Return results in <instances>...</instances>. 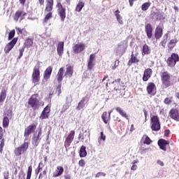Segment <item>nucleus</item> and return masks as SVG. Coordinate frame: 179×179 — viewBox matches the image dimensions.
I'll return each mask as SVG.
<instances>
[{"label":"nucleus","mask_w":179,"mask_h":179,"mask_svg":"<svg viewBox=\"0 0 179 179\" xmlns=\"http://www.w3.org/2000/svg\"><path fill=\"white\" fill-rule=\"evenodd\" d=\"M37 97H38V94H33L28 101L29 106H30L33 110H38L40 106H41V103Z\"/></svg>","instance_id":"1"},{"label":"nucleus","mask_w":179,"mask_h":179,"mask_svg":"<svg viewBox=\"0 0 179 179\" xmlns=\"http://www.w3.org/2000/svg\"><path fill=\"white\" fill-rule=\"evenodd\" d=\"M56 8L57 9V15L59 16L62 22H65L66 19V8L64 7L61 1H57L56 4Z\"/></svg>","instance_id":"2"},{"label":"nucleus","mask_w":179,"mask_h":179,"mask_svg":"<svg viewBox=\"0 0 179 179\" xmlns=\"http://www.w3.org/2000/svg\"><path fill=\"white\" fill-rule=\"evenodd\" d=\"M177 62H179V55L177 53H172L166 60L167 66L169 68H174Z\"/></svg>","instance_id":"3"},{"label":"nucleus","mask_w":179,"mask_h":179,"mask_svg":"<svg viewBox=\"0 0 179 179\" xmlns=\"http://www.w3.org/2000/svg\"><path fill=\"white\" fill-rule=\"evenodd\" d=\"M171 78V76H170L167 71H164L161 74L162 83L165 87H169V86H171V81L170 80Z\"/></svg>","instance_id":"4"},{"label":"nucleus","mask_w":179,"mask_h":179,"mask_svg":"<svg viewBox=\"0 0 179 179\" xmlns=\"http://www.w3.org/2000/svg\"><path fill=\"white\" fill-rule=\"evenodd\" d=\"M27 149H29V142L25 138L24 143L15 149V153L16 156H20V155H23L24 152H27Z\"/></svg>","instance_id":"5"},{"label":"nucleus","mask_w":179,"mask_h":179,"mask_svg":"<svg viewBox=\"0 0 179 179\" xmlns=\"http://www.w3.org/2000/svg\"><path fill=\"white\" fill-rule=\"evenodd\" d=\"M151 129L155 131H160V121L157 115L151 117Z\"/></svg>","instance_id":"6"},{"label":"nucleus","mask_w":179,"mask_h":179,"mask_svg":"<svg viewBox=\"0 0 179 179\" xmlns=\"http://www.w3.org/2000/svg\"><path fill=\"white\" fill-rule=\"evenodd\" d=\"M31 78L33 83H38L40 82V66L34 67Z\"/></svg>","instance_id":"7"},{"label":"nucleus","mask_w":179,"mask_h":179,"mask_svg":"<svg viewBox=\"0 0 179 179\" xmlns=\"http://www.w3.org/2000/svg\"><path fill=\"white\" fill-rule=\"evenodd\" d=\"M33 45V39L31 38H28L26 40L24 43V46L19 49L20 51V55L17 57V59H20L22 57H23V53L24 52V48H30Z\"/></svg>","instance_id":"8"},{"label":"nucleus","mask_w":179,"mask_h":179,"mask_svg":"<svg viewBox=\"0 0 179 179\" xmlns=\"http://www.w3.org/2000/svg\"><path fill=\"white\" fill-rule=\"evenodd\" d=\"M84 50H86V44L82 42L75 44L73 46V52L74 54H80V52H83Z\"/></svg>","instance_id":"9"},{"label":"nucleus","mask_w":179,"mask_h":179,"mask_svg":"<svg viewBox=\"0 0 179 179\" xmlns=\"http://www.w3.org/2000/svg\"><path fill=\"white\" fill-rule=\"evenodd\" d=\"M75 138V130H71L70 133L68 134L67 137L64 141V148H69L71 144L72 143L73 139Z\"/></svg>","instance_id":"10"},{"label":"nucleus","mask_w":179,"mask_h":179,"mask_svg":"<svg viewBox=\"0 0 179 179\" xmlns=\"http://www.w3.org/2000/svg\"><path fill=\"white\" fill-rule=\"evenodd\" d=\"M17 40H19L18 38H13V40L10 42H9L6 45V47L4 48V52L6 54H9V52H10V51L12 50L13 47H15V45H16V43H17Z\"/></svg>","instance_id":"11"},{"label":"nucleus","mask_w":179,"mask_h":179,"mask_svg":"<svg viewBox=\"0 0 179 179\" xmlns=\"http://www.w3.org/2000/svg\"><path fill=\"white\" fill-rule=\"evenodd\" d=\"M139 62H141V59H139V57H138V53L134 55V52H132L131 55V57L127 62L128 66H131L133 64H139Z\"/></svg>","instance_id":"12"},{"label":"nucleus","mask_w":179,"mask_h":179,"mask_svg":"<svg viewBox=\"0 0 179 179\" xmlns=\"http://www.w3.org/2000/svg\"><path fill=\"white\" fill-rule=\"evenodd\" d=\"M36 128H37V126L36 124H31L25 129L24 136L25 137L26 141H27V138L31 135V134L36 131Z\"/></svg>","instance_id":"13"},{"label":"nucleus","mask_w":179,"mask_h":179,"mask_svg":"<svg viewBox=\"0 0 179 179\" xmlns=\"http://www.w3.org/2000/svg\"><path fill=\"white\" fill-rule=\"evenodd\" d=\"M26 15H27V13H25L23 10H17L15 12V13L13 15V19L15 22H18L19 19H20V20H23V19H24V16H26Z\"/></svg>","instance_id":"14"},{"label":"nucleus","mask_w":179,"mask_h":179,"mask_svg":"<svg viewBox=\"0 0 179 179\" xmlns=\"http://www.w3.org/2000/svg\"><path fill=\"white\" fill-rule=\"evenodd\" d=\"M41 129L39 130L38 134L36 136L34 135L32 138L31 142H32V145L34 146H38V143H40V141H41Z\"/></svg>","instance_id":"15"},{"label":"nucleus","mask_w":179,"mask_h":179,"mask_svg":"<svg viewBox=\"0 0 179 179\" xmlns=\"http://www.w3.org/2000/svg\"><path fill=\"white\" fill-rule=\"evenodd\" d=\"M145 31L146 33L148 38H152L153 36V27H152L151 24H147L145 25Z\"/></svg>","instance_id":"16"},{"label":"nucleus","mask_w":179,"mask_h":179,"mask_svg":"<svg viewBox=\"0 0 179 179\" xmlns=\"http://www.w3.org/2000/svg\"><path fill=\"white\" fill-rule=\"evenodd\" d=\"M52 73V66H49L47 67V69L45 70L43 73V79L46 82L51 78V74Z\"/></svg>","instance_id":"17"},{"label":"nucleus","mask_w":179,"mask_h":179,"mask_svg":"<svg viewBox=\"0 0 179 179\" xmlns=\"http://www.w3.org/2000/svg\"><path fill=\"white\" fill-rule=\"evenodd\" d=\"M152 73H153L152 69H146L144 71V73L143 76V82H148V80H149V79H150V78L152 76Z\"/></svg>","instance_id":"18"},{"label":"nucleus","mask_w":179,"mask_h":179,"mask_svg":"<svg viewBox=\"0 0 179 179\" xmlns=\"http://www.w3.org/2000/svg\"><path fill=\"white\" fill-rule=\"evenodd\" d=\"M78 139H81V141L86 139L85 143H87L89 139H90V131L85 130L83 134L80 133L78 136Z\"/></svg>","instance_id":"19"},{"label":"nucleus","mask_w":179,"mask_h":179,"mask_svg":"<svg viewBox=\"0 0 179 179\" xmlns=\"http://www.w3.org/2000/svg\"><path fill=\"white\" fill-rule=\"evenodd\" d=\"M169 143H170L169 142V141H166L163 138H161L158 141V146H159L160 149H162V150H164V152L167 150L166 146H167V145H169Z\"/></svg>","instance_id":"20"},{"label":"nucleus","mask_w":179,"mask_h":179,"mask_svg":"<svg viewBox=\"0 0 179 179\" xmlns=\"http://www.w3.org/2000/svg\"><path fill=\"white\" fill-rule=\"evenodd\" d=\"M96 59V55L91 54L90 55V59L88 60L87 69L89 71H92L93 69V66H94V59Z\"/></svg>","instance_id":"21"},{"label":"nucleus","mask_w":179,"mask_h":179,"mask_svg":"<svg viewBox=\"0 0 179 179\" xmlns=\"http://www.w3.org/2000/svg\"><path fill=\"white\" fill-rule=\"evenodd\" d=\"M113 83H116L117 85V87H114L115 90H125V84L121 83L120 78L115 80Z\"/></svg>","instance_id":"22"},{"label":"nucleus","mask_w":179,"mask_h":179,"mask_svg":"<svg viewBox=\"0 0 179 179\" xmlns=\"http://www.w3.org/2000/svg\"><path fill=\"white\" fill-rule=\"evenodd\" d=\"M64 73H65V69L64 67H61L57 75V80L59 83H61L64 80Z\"/></svg>","instance_id":"23"},{"label":"nucleus","mask_w":179,"mask_h":179,"mask_svg":"<svg viewBox=\"0 0 179 179\" xmlns=\"http://www.w3.org/2000/svg\"><path fill=\"white\" fill-rule=\"evenodd\" d=\"M66 78H71L73 76V66L66 65V72L64 73Z\"/></svg>","instance_id":"24"},{"label":"nucleus","mask_w":179,"mask_h":179,"mask_svg":"<svg viewBox=\"0 0 179 179\" xmlns=\"http://www.w3.org/2000/svg\"><path fill=\"white\" fill-rule=\"evenodd\" d=\"M170 117L175 121H179V111L177 109H171L169 112Z\"/></svg>","instance_id":"25"},{"label":"nucleus","mask_w":179,"mask_h":179,"mask_svg":"<svg viewBox=\"0 0 179 179\" xmlns=\"http://www.w3.org/2000/svg\"><path fill=\"white\" fill-rule=\"evenodd\" d=\"M162 36H163V29L160 27H157L155 31V38L156 40H159L162 38Z\"/></svg>","instance_id":"26"},{"label":"nucleus","mask_w":179,"mask_h":179,"mask_svg":"<svg viewBox=\"0 0 179 179\" xmlns=\"http://www.w3.org/2000/svg\"><path fill=\"white\" fill-rule=\"evenodd\" d=\"M64 174V167L57 166L56 170L53 172V177H59Z\"/></svg>","instance_id":"27"},{"label":"nucleus","mask_w":179,"mask_h":179,"mask_svg":"<svg viewBox=\"0 0 179 179\" xmlns=\"http://www.w3.org/2000/svg\"><path fill=\"white\" fill-rule=\"evenodd\" d=\"M57 52L59 57H62L64 54V42L63 41L59 42L57 48Z\"/></svg>","instance_id":"28"},{"label":"nucleus","mask_w":179,"mask_h":179,"mask_svg":"<svg viewBox=\"0 0 179 179\" xmlns=\"http://www.w3.org/2000/svg\"><path fill=\"white\" fill-rule=\"evenodd\" d=\"M49 113L50 106H47L46 107L44 108L43 110L42 111L40 118H41V120H45V118H48Z\"/></svg>","instance_id":"29"},{"label":"nucleus","mask_w":179,"mask_h":179,"mask_svg":"<svg viewBox=\"0 0 179 179\" xmlns=\"http://www.w3.org/2000/svg\"><path fill=\"white\" fill-rule=\"evenodd\" d=\"M87 103V99L83 98L81 101L78 103V106L76 107V110L78 111L82 110V108H85V106H86Z\"/></svg>","instance_id":"30"},{"label":"nucleus","mask_w":179,"mask_h":179,"mask_svg":"<svg viewBox=\"0 0 179 179\" xmlns=\"http://www.w3.org/2000/svg\"><path fill=\"white\" fill-rule=\"evenodd\" d=\"M150 54V48L148 44H145L142 49V55H149Z\"/></svg>","instance_id":"31"},{"label":"nucleus","mask_w":179,"mask_h":179,"mask_svg":"<svg viewBox=\"0 0 179 179\" xmlns=\"http://www.w3.org/2000/svg\"><path fill=\"white\" fill-rule=\"evenodd\" d=\"M101 118H102L103 122L105 124H107V122H108V121H110L111 117H110V115H108V113H107V112H103L101 115Z\"/></svg>","instance_id":"32"},{"label":"nucleus","mask_w":179,"mask_h":179,"mask_svg":"<svg viewBox=\"0 0 179 179\" xmlns=\"http://www.w3.org/2000/svg\"><path fill=\"white\" fill-rule=\"evenodd\" d=\"M87 156V152L86 151V147L82 145L80 149V157H86Z\"/></svg>","instance_id":"33"},{"label":"nucleus","mask_w":179,"mask_h":179,"mask_svg":"<svg viewBox=\"0 0 179 179\" xmlns=\"http://www.w3.org/2000/svg\"><path fill=\"white\" fill-rule=\"evenodd\" d=\"M83 8H85V2L80 0L76 7V11L80 12V10H82V9H83Z\"/></svg>","instance_id":"34"},{"label":"nucleus","mask_w":179,"mask_h":179,"mask_svg":"<svg viewBox=\"0 0 179 179\" xmlns=\"http://www.w3.org/2000/svg\"><path fill=\"white\" fill-rule=\"evenodd\" d=\"M116 111L119 113V114H120L122 117H124V118H127V120H128V115L125 111H124V110H122V108H121L120 107H117L116 108Z\"/></svg>","instance_id":"35"},{"label":"nucleus","mask_w":179,"mask_h":179,"mask_svg":"<svg viewBox=\"0 0 179 179\" xmlns=\"http://www.w3.org/2000/svg\"><path fill=\"white\" fill-rule=\"evenodd\" d=\"M3 117H8V118H10V120H11L12 117H13V113L12 112V110L8 109L5 110L3 113Z\"/></svg>","instance_id":"36"},{"label":"nucleus","mask_w":179,"mask_h":179,"mask_svg":"<svg viewBox=\"0 0 179 179\" xmlns=\"http://www.w3.org/2000/svg\"><path fill=\"white\" fill-rule=\"evenodd\" d=\"M48 14L45 16L43 19V23H48L50 19H52V11H48Z\"/></svg>","instance_id":"37"},{"label":"nucleus","mask_w":179,"mask_h":179,"mask_svg":"<svg viewBox=\"0 0 179 179\" xmlns=\"http://www.w3.org/2000/svg\"><path fill=\"white\" fill-rule=\"evenodd\" d=\"M142 139L144 140L143 143L145 145H150L152 143V140L146 134L143 136Z\"/></svg>","instance_id":"38"},{"label":"nucleus","mask_w":179,"mask_h":179,"mask_svg":"<svg viewBox=\"0 0 179 179\" xmlns=\"http://www.w3.org/2000/svg\"><path fill=\"white\" fill-rule=\"evenodd\" d=\"M9 120H10V118H9L6 116H3V128H8L9 127Z\"/></svg>","instance_id":"39"},{"label":"nucleus","mask_w":179,"mask_h":179,"mask_svg":"<svg viewBox=\"0 0 179 179\" xmlns=\"http://www.w3.org/2000/svg\"><path fill=\"white\" fill-rule=\"evenodd\" d=\"M152 5L151 2H145L142 4L141 6V10L146 11L149 8H150V6Z\"/></svg>","instance_id":"40"},{"label":"nucleus","mask_w":179,"mask_h":179,"mask_svg":"<svg viewBox=\"0 0 179 179\" xmlns=\"http://www.w3.org/2000/svg\"><path fill=\"white\" fill-rule=\"evenodd\" d=\"M53 9H54V5L46 4L45 8V12H52Z\"/></svg>","instance_id":"41"},{"label":"nucleus","mask_w":179,"mask_h":179,"mask_svg":"<svg viewBox=\"0 0 179 179\" xmlns=\"http://www.w3.org/2000/svg\"><path fill=\"white\" fill-rule=\"evenodd\" d=\"M6 99V91H2L0 94V103H2Z\"/></svg>","instance_id":"42"},{"label":"nucleus","mask_w":179,"mask_h":179,"mask_svg":"<svg viewBox=\"0 0 179 179\" xmlns=\"http://www.w3.org/2000/svg\"><path fill=\"white\" fill-rule=\"evenodd\" d=\"M33 171V168L31 166H29L28 167V171H27V179H30L31 178V173Z\"/></svg>","instance_id":"43"},{"label":"nucleus","mask_w":179,"mask_h":179,"mask_svg":"<svg viewBox=\"0 0 179 179\" xmlns=\"http://www.w3.org/2000/svg\"><path fill=\"white\" fill-rule=\"evenodd\" d=\"M156 89V85L153 83H149L147 86V90H155Z\"/></svg>","instance_id":"44"},{"label":"nucleus","mask_w":179,"mask_h":179,"mask_svg":"<svg viewBox=\"0 0 179 179\" xmlns=\"http://www.w3.org/2000/svg\"><path fill=\"white\" fill-rule=\"evenodd\" d=\"M3 146H5V138H1L0 140V152L2 153L3 150Z\"/></svg>","instance_id":"45"},{"label":"nucleus","mask_w":179,"mask_h":179,"mask_svg":"<svg viewBox=\"0 0 179 179\" xmlns=\"http://www.w3.org/2000/svg\"><path fill=\"white\" fill-rule=\"evenodd\" d=\"M16 30L17 31V34H27V31H26V29H20V28H16Z\"/></svg>","instance_id":"46"},{"label":"nucleus","mask_w":179,"mask_h":179,"mask_svg":"<svg viewBox=\"0 0 179 179\" xmlns=\"http://www.w3.org/2000/svg\"><path fill=\"white\" fill-rule=\"evenodd\" d=\"M15 34H16L15 29L11 30L8 34V40H12L15 37Z\"/></svg>","instance_id":"47"},{"label":"nucleus","mask_w":179,"mask_h":179,"mask_svg":"<svg viewBox=\"0 0 179 179\" xmlns=\"http://www.w3.org/2000/svg\"><path fill=\"white\" fill-rule=\"evenodd\" d=\"M167 37H168V35L165 34L164 36V39L160 43L162 47H166V43H167Z\"/></svg>","instance_id":"48"},{"label":"nucleus","mask_w":179,"mask_h":179,"mask_svg":"<svg viewBox=\"0 0 179 179\" xmlns=\"http://www.w3.org/2000/svg\"><path fill=\"white\" fill-rule=\"evenodd\" d=\"M100 140L103 141V142L106 141V135H104V133L103 131L101 132V136L98 140L99 145H100Z\"/></svg>","instance_id":"49"},{"label":"nucleus","mask_w":179,"mask_h":179,"mask_svg":"<svg viewBox=\"0 0 179 179\" xmlns=\"http://www.w3.org/2000/svg\"><path fill=\"white\" fill-rule=\"evenodd\" d=\"M41 162L39 163L38 166L35 170V174H36V176H38V174L40 173V171H41V170H43V167H41Z\"/></svg>","instance_id":"50"},{"label":"nucleus","mask_w":179,"mask_h":179,"mask_svg":"<svg viewBox=\"0 0 179 179\" xmlns=\"http://www.w3.org/2000/svg\"><path fill=\"white\" fill-rule=\"evenodd\" d=\"M120 65V60L119 59H116L115 62V64L114 66H113L112 69L113 71H114L115 69H117V67Z\"/></svg>","instance_id":"51"},{"label":"nucleus","mask_w":179,"mask_h":179,"mask_svg":"<svg viewBox=\"0 0 179 179\" xmlns=\"http://www.w3.org/2000/svg\"><path fill=\"white\" fill-rule=\"evenodd\" d=\"M66 103L67 104H71V103H72V95H69L67 97H66Z\"/></svg>","instance_id":"52"},{"label":"nucleus","mask_w":179,"mask_h":179,"mask_svg":"<svg viewBox=\"0 0 179 179\" xmlns=\"http://www.w3.org/2000/svg\"><path fill=\"white\" fill-rule=\"evenodd\" d=\"M177 43H178V41L177 40V38L171 39L169 41V45H173V44H177Z\"/></svg>","instance_id":"53"},{"label":"nucleus","mask_w":179,"mask_h":179,"mask_svg":"<svg viewBox=\"0 0 179 179\" xmlns=\"http://www.w3.org/2000/svg\"><path fill=\"white\" fill-rule=\"evenodd\" d=\"M78 164L79 166H80V167H85V164H86V162L84 159H81L79 161Z\"/></svg>","instance_id":"54"},{"label":"nucleus","mask_w":179,"mask_h":179,"mask_svg":"<svg viewBox=\"0 0 179 179\" xmlns=\"http://www.w3.org/2000/svg\"><path fill=\"white\" fill-rule=\"evenodd\" d=\"M148 94H150V97H152V96H155V94H156V91L155 90H148Z\"/></svg>","instance_id":"55"},{"label":"nucleus","mask_w":179,"mask_h":179,"mask_svg":"<svg viewBox=\"0 0 179 179\" xmlns=\"http://www.w3.org/2000/svg\"><path fill=\"white\" fill-rule=\"evenodd\" d=\"M106 177V173L103 172H99L96 174V178H98L100 176Z\"/></svg>","instance_id":"56"},{"label":"nucleus","mask_w":179,"mask_h":179,"mask_svg":"<svg viewBox=\"0 0 179 179\" xmlns=\"http://www.w3.org/2000/svg\"><path fill=\"white\" fill-rule=\"evenodd\" d=\"M171 98H166L164 99V103L165 104H170V103H171Z\"/></svg>","instance_id":"57"},{"label":"nucleus","mask_w":179,"mask_h":179,"mask_svg":"<svg viewBox=\"0 0 179 179\" xmlns=\"http://www.w3.org/2000/svg\"><path fill=\"white\" fill-rule=\"evenodd\" d=\"M70 106H71L70 103H66V105H64V106H63V110H64V111H66V110L69 108Z\"/></svg>","instance_id":"58"},{"label":"nucleus","mask_w":179,"mask_h":179,"mask_svg":"<svg viewBox=\"0 0 179 179\" xmlns=\"http://www.w3.org/2000/svg\"><path fill=\"white\" fill-rule=\"evenodd\" d=\"M3 138V129L0 127V140Z\"/></svg>","instance_id":"59"},{"label":"nucleus","mask_w":179,"mask_h":179,"mask_svg":"<svg viewBox=\"0 0 179 179\" xmlns=\"http://www.w3.org/2000/svg\"><path fill=\"white\" fill-rule=\"evenodd\" d=\"M116 19H117V22L120 23V24H122L124 23L122 22V20H121V15L116 17Z\"/></svg>","instance_id":"60"},{"label":"nucleus","mask_w":179,"mask_h":179,"mask_svg":"<svg viewBox=\"0 0 179 179\" xmlns=\"http://www.w3.org/2000/svg\"><path fill=\"white\" fill-rule=\"evenodd\" d=\"M157 164L161 166V167H163L164 166V163L162 160H160V159H158L157 161Z\"/></svg>","instance_id":"61"},{"label":"nucleus","mask_w":179,"mask_h":179,"mask_svg":"<svg viewBox=\"0 0 179 179\" xmlns=\"http://www.w3.org/2000/svg\"><path fill=\"white\" fill-rule=\"evenodd\" d=\"M46 4L54 5V0H46Z\"/></svg>","instance_id":"62"},{"label":"nucleus","mask_w":179,"mask_h":179,"mask_svg":"<svg viewBox=\"0 0 179 179\" xmlns=\"http://www.w3.org/2000/svg\"><path fill=\"white\" fill-rule=\"evenodd\" d=\"M3 177H4V179H8L9 178V173L4 172L3 173Z\"/></svg>","instance_id":"63"},{"label":"nucleus","mask_w":179,"mask_h":179,"mask_svg":"<svg viewBox=\"0 0 179 179\" xmlns=\"http://www.w3.org/2000/svg\"><path fill=\"white\" fill-rule=\"evenodd\" d=\"M64 177L65 179H71V175H69L68 173H66Z\"/></svg>","instance_id":"64"}]
</instances>
